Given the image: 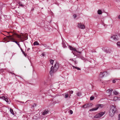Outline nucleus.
Wrapping results in <instances>:
<instances>
[{
	"label": "nucleus",
	"instance_id": "f257e3e1",
	"mask_svg": "<svg viewBox=\"0 0 120 120\" xmlns=\"http://www.w3.org/2000/svg\"><path fill=\"white\" fill-rule=\"evenodd\" d=\"M59 67V64L58 63H56L55 64L54 67L52 66L50 68V74L52 75L53 73L56 72L58 69Z\"/></svg>",
	"mask_w": 120,
	"mask_h": 120
},
{
	"label": "nucleus",
	"instance_id": "f03ea898",
	"mask_svg": "<svg viewBox=\"0 0 120 120\" xmlns=\"http://www.w3.org/2000/svg\"><path fill=\"white\" fill-rule=\"evenodd\" d=\"M116 112V108L114 106L112 105L111 109L109 110V115L111 117L113 116L114 113Z\"/></svg>",
	"mask_w": 120,
	"mask_h": 120
},
{
	"label": "nucleus",
	"instance_id": "7ed1b4c3",
	"mask_svg": "<svg viewBox=\"0 0 120 120\" xmlns=\"http://www.w3.org/2000/svg\"><path fill=\"white\" fill-rule=\"evenodd\" d=\"M69 48L70 50L74 51H72V52L74 55H78L80 53H81V51L78 52L75 48H73L70 46H69Z\"/></svg>",
	"mask_w": 120,
	"mask_h": 120
},
{
	"label": "nucleus",
	"instance_id": "20e7f679",
	"mask_svg": "<svg viewBox=\"0 0 120 120\" xmlns=\"http://www.w3.org/2000/svg\"><path fill=\"white\" fill-rule=\"evenodd\" d=\"M105 114L104 112H101L97 114L94 116V118H99L101 117Z\"/></svg>",
	"mask_w": 120,
	"mask_h": 120
},
{
	"label": "nucleus",
	"instance_id": "39448f33",
	"mask_svg": "<svg viewBox=\"0 0 120 120\" xmlns=\"http://www.w3.org/2000/svg\"><path fill=\"white\" fill-rule=\"evenodd\" d=\"M101 105L100 104H98L96 106L95 108H93L91 109L90 110V111H95L97 110L100 107H101V106L102 105Z\"/></svg>",
	"mask_w": 120,
	"mask_h": 120
},
{
	"label": "nucleus",
	"instance_id": "423d86ee",
	"mask_svg": "<svg viewBox=\"0 0 120 120\" xmlns=\"http://www.w3.org/2000/svg\"><path fill=\"white\" fill-rule=\"evenodd\" d=\"M109 74L107 71L104 72H101L99 74V77L100 78H102L105 76H107Z\"/></svg>",
	"mask_w": 120,
	"mask_h": 120
},
{
	"label": "nucleus",
	"instance_id": "0eeeda50",
	"mask_svg": "<svg viewBox=\"0 0 120 120\" xmlns=\"http://www.w3.org/2000/svg\"><path fill=\"white\" fill-rule=\"evenodd\" d=\"M92 103H89L88 104H86L83 105L82 107L86 108H87L91 107L92 106Z\"/></svg>",
	"mask_w": 120,
	"mask_h": 120
},
{
	"label": "nucleus",
	"instance_id": "6e6552de",
	"mask_svg": "<svg viewBox=\"0 0 120 120\" xmlns=\"http://www.w3.org/2000/svg\"><path fill=\"white\" fill-rule=\"evenodd\" d=\"M111 38L114 41H116L118 40L119 39L118 38L117 35H113L111 36Z\"/></svg>",
	"mask_w": 120,
	"mask_h": 120
},
{
	"label": "nucleus",
	"instance_id": "1a4fd4ad",
	"mask_svg": "<svg viewBox=\"0 0 120 120\" xmlns=\"http://www.w3.org/2000/svg\"><path fill=\"white\" fill-rule=\"evenodd\" d=\"M78 26L79 28H81V29H84L85 28L84 25L81 23H78Z\"/></svg>",
	"mask_w": 120,
	"mask_h": 120
},
{
	"label": "nucleus",
	"instance_id": "9d476101",
	"mask_svg": "<svg viewBox=\"0 0 120 120\" xmlns=\"http://www.w3.org/2000/svg\"><path fill=\"white\" fill-rule=\"evenodd\" d=\"M0 98L2 99L5 100V101H6L7 103L9 102L7 97H5L4 96L2 97L0 96Z\"/></svg>",
	"mask_w": 120,
	"mask_h": 120
},
{
	"label": "nucleus",
	"instance_id": "9b49d317",
	"mask_svg": "<svg viewBox=\"0 0 120 120\" xmlns=\"http://www.w3.org/2000/svg\"><path fill=\"white\" fill-rule=\"evenodd\" d=\"M62 44L63 45V47L64 48H66L67 46L65 44V41L64 40V39H63L62 38Z\"/></svg>",
	"mask_w": 120,
	"mask_h": 120
},
{
	"label": "nucleus",
	"instance_id": "f8f14e48",
	"mask_svg": "<svg viewBox=\"0 0 120 120\" xmlns=\"http://www.w3.org/2000/svg\"><path fill=\"white\" fill-rule=\"evenodd\" d=\"M7 37L8 39L11 40L13 42V41H15L14 38L11 36L10 35L9 36H8Z\"/></svg>",
	"mask_w": 120,
	"mask_h": 120
},
{
	"label": "nucleus",
	"instance_id": "ddd939ff",
	"mask_svg": "<svg viewBox=\"0 0 120 120\" xmlns=\"http://www.w3.org/2000/svg\"><path fill=\"white\" fill-rule=\"evenodd\" d=\"M49 111H48V110H45L43 113H42V115H46L47 113H48Z\"/></svg>",
	"mask_w": 120,
	"mask_h": 120
},
{
	"label": "nucleus",
	"instance_id": "4468645a",
	"mask_svg": "<svg viewBox=\"0 0 120 120\" xmlns=\"http://www.w3.org/2000/svg\"><path fill=\"white\" fill-rule=\"evenodd\" d=\"M63 95L64 96L65 98H67L68 97V94L67 93H65L63 94Z\"/></svg>",
	"mask_w": 120,
	"mask_h": 120
},
{
	"label": "nucleus",
	"instance_id": "2eb2a0df",
	"mask_svg": "<svg viewBox=\"0 0 120 120\" xmlns=\"http://www.w3.org/2000/svg\"><path fill=\"white\" fill-rule=\"evenodd\" d=\"M76 94L78 96H80L82 95V93L81 92H79L77 93Z\"/></svg>",
	"mask_w": 120,
	"mask_h": 120
},
{
	"label": "nucleus",
	"instance_id": "dca6fc26",
	"mask_svg": "<svg viewBox=\"0 0 120 120\" xmlns=\"http://www.w3.org/2000/svg\"><path fill=\"white\" fill-rule=\"evenodd\" d=\"M78 57L83 60H85V58L84 57L80 55L79 56H78Z\"/></svg>",
	"mask_w": 120,
	"mask_h": 120
},
{
	"label": "nucleus",
	"instance_id": "f3484780",
	"mask_svg": "<svg viewBox=\"0 0 120 120\" xmlns=\"http://www.w3.org/2000/svg\"><path fill=\"white\" fill-rule=\"evenodd\" d=\"M41 45L44 46L45 47L47 48H49V47L47 44H42Z\"/></svg>",
	"mask_w": 120,
	"mask_h": 120
},
{
	"label": "nucleus",
	"instance_id": "a211bd4d",
	"mask_svg": "<svg viewBox=\"0 0 120 120\" xmlns=\"http://www.w3.org/2000/svg\"><path fill=\"white\" fill-rule=\"evenodd\" d=\"M10 111L11 113L13 115H14V113L13 112V110L11 109H10Z\"/></svg>",
	"mask_w": 120,
	"mask_h": 120
},
{
	"label": "nucleus",
	"instance_id": "6ab92c4d",
	"mask_svg": "<svg viewBox=\"0 0 120 120\" xmlns=\"http://www.w3.org/2000/svg\"><path fill=\"white\" fill-rule=\"evenodd\" d=\"M114 94L115 95H118L119 94V93L116 91H115L113 92Z\"/></svg>",
	"mask_w": 120,
	"mask_h": 120
},
{
	"label": "nucleus",
	"instance_id": "aec40b11",
	"mask_svg": "<svg viewBox=\"0 0 120 120\" xmlns=\"http://www.w3.org/2000/svg\"><path fill=\"white\" fill-rule=\"evenodd\" d=\"M60 102V101H59L58 100H57V101H54L53 102V103L55 104H56V103L58 104V103H59Z\"/></svg>",
	"mask_w": 120,
	"mask_h": 120
},
{
	"label": "nucleus",
	"instance_id": "412c9836",
	"mask_svg": "<svg viewBox=\"0 0 120 120\" xmlns=\"http://www.w3.org/2000/svg\"><path fill=\"white\" fill-rule=\"evenodd\" d=\"M98 14L100 15L102 13V11L101 10H99L98 11Z\"/></svg>",
	"mask_w": 120,
	"mask_h": 120
},
{
	"label": "nucleus",
	"instance_id": "4be33fe9",
	"mask_svg": "<svg viewBox=\"0 0 120 120\" xmlns=\"http://www.w3.org/2000/svg\"><path fill=\"white\" fill-rule=\"evenodd\" d=\"M39 44V43L37 41H35L34 43V45H38Z\"/></svg>",
	"mask_w": 120,
	"mask_h": 120
},
{
	"label": "nucleus",
	"instance_id": "5701e85b",
	"mask_svg": "<svg viewBox=\"0 0 120 120\" xmlns=\"http://www.w3.org/2000/svg\"><path fill=\"white\" fill-rule=\"evenodd\" d=\"M49 61L50 64L52 65L54 62V60L52 59H50L49 60Z\"/></svg>",
	"mask_w": 120,
	"mask_h": 120
},
{
	"label": "nucleus",
	"instance_id": "b1692460",
	"mask_svg": "<svg viewBox=\"0 0 120 120\" xmlns=\"http://www.w3.org/2000/svg\"><path fill=\"white\" fill-rule=\"evenodd\" d=\"M117 45L119 47H120V42H118L117 43Z\"/></svg>",
	"mask_w": 120,
	"mask_h": 120
},
{
	"label": "nucleus",
	"instance_id": "393cba45",
	"mask_svg": "<svg viewBox=\"0 0 120 120\" xmlns=\"http://www.w3.org/2000/svg\"><path fill=\"white\" fill-rule=\"evenodd\" d=\"M94 96H91L90 98V100H92L94 99Z\"/></svg>",
	"mask_w": 120,
	"mask_h": 120
},
{
	"label": "nucleus",
	"instance_id": "a878e982",
	"mask_svg": "<svg viewBox=\"0 0 120 120\" xmlns=\"http://www.w3.org/2000/svg\"><path fill=\"white\" fill-rule=\"evenodd\" d=\"M112 91H113L111 89V90H107V91L109 93H111V92H112Z\"/></svg>",
	"mask_w": 120,
	"mask_h": 120
},
{
	"label": "nucleus",
	"instance_id": "bb28decb",
	"mask_svg": "<svg viewBox=\"0 0 120 120\" xmlns=\"http://www.w3.org/2000/svg\"><path fill=\"white\" fill-rule=\"evenodd\" d=\"M36 106V104H34L33 105H31V106L33 107V108H34V107H35Z\"/></svg>",
	"mask_w": 120,
	"mask_h": 120
},
{
	"label": "nucleus",
	"instance_id": "cd10ccee",
	"mask_svg": "<svg viewBox=\"0 0 120 120\" xmlns=\"http://www.w3.org/2000/svg\"><path fill=\"white\" fill-rule=\"evenodd\" d=\"M73 91L71 90V91H69V93H70V94H73Z\"/></svg>",
	"mask_w": 120,
	"mask_h": 120
},
{
	"label": "nucleus",
	"instance_id": "c85d7f7f",
	"mask_svg": "<svg viewBox=\"0 0 120 120\" xmlns=\"http://www.w3.org/2000/svg\"><path fill=\"white\" fill-rule=\"evenodd\" d=\"M19 5L20 6H21V7H23L24 6V5L22 4L21 3H19Z\"/></svg>",
	"mask_w": 120,
	"mask_h": 120
},
{
	"label": "nucleus",
	"instance_id": "c756f323",
	"mask_svg": "<svg viewBox=\"0 0 120 120\" xmlns=\"http://www.w3.org/2000/svg\"><path fill=\"white\" fill-rule=\"evenodd\" d=\"M28 43V42L27 41H25L24 42V44L25 45V48H26V45H25V43Z\"/></svg>",
	"mask_w": 120,
	"mask_h": 120
},
{
	"label": "nucleus",
	"instance_id": "7c9ffc66",
	"mask_svg": "<svg viewBox=\"0 0 120 120\" xmlns=\"http://www.w3.org/2000/svg\"><path fill=\"white\" fill-rule=\"evenodd\" d=\"M13 42H15V43H16L18 45H19L18 44H19L18 43V42L16 41H13Z\"/></svg>",
	"mask_w": 120,
	"mask_h": 120
},
{
	"label": "nucleus",
	"instance_id": "2f4dec72",
	"mask_svg": "<svg viewBox=\"0 0 120 120\" xmlns=\"http://www.w3.org/2000/svg\"><path fill=\"white\" fill-rule=\"evenodd\" d=\"M70 113L71 114H72L73 113V111L71 110H70Z\"/></svg>",
	"mask_w": 120,
	"mask_h": 120
},
{
	"label": "nucleus",
	"instance_id": "473e14b6",
	"mask_svg": "<svg viewBox=\"0 0 120 120\" xmlns=\"http://www.w3.org/2000/svg\"><path fill=\"white\" fill-rule=\"evenodd\" d=\"M20 49H21V51L22 52V53L24 54L25 52H24L23 51V50L21 48H20Z\"/></svg>",
	"mask_w": 120,
	"mask_h": 120
},
{
	"label": "nucleus",
	"instance_id": "72a5a7b5",
	"mask_svg": "<svg viewBox=\"0 0 120 120\" xmlns=\"http://www.w3.org/2000/svg\"><path fill=\"white\" fill-rule=\"evenodd\" d=\"M73 17L74 18H75L77 17L76 15H73Z\"/></svg>",
	"mask_w": 120,
	"mask_h": 120
},
{
	"label": "nucleus",
	"instance_id": "f704fd0d",
	"mask_svg": "<svg viewBox=\"0 0 120 120\" xmlns=\"http://www.w3.org/2000/svg\"><path fill=\"white\" fill-rule=\"evenodd\" d=\"M118 120H120V114L119 115Z\"/></svg>",
	"mask_w": 120,
	"mask_h": 120
},
{
	"label": "nucleus",
	"instance_id": "c9c22d12",
	"mask_svg": "<svg viewBox=\"0 0 120 120\" xmlns=\"http://www.w3.org/2000/svg\"><path fill=\"white\" fill-rule=\"evenodd\" d=\"M72 67H73V68H75L76 69H77V67L74 66H72Z\"/></svg>",
	"mask_w": 120,
	"mask_h": 120
},
{
	"label": "nucleus",
	"instance_id": "e433bc0d",
	"mask_svg": "<svg viewBox=\"0 0 120 120\" xmlns=\"http://www.w3.org/2000/svg\"><path fill=\"white\" fill-rule=\"evenodd\" d=\"M77 69L78 70H81L80 68L79 67H77Z\"/></svg>",
	"mask_w": 120,
	"mask_h": 120
},
{
	"label": "nucleus",
	"instance_id": "4c0bfd02",
	"mask_svg": "<svg viewBox=\"0 0 120 120\" xmlns=\"http://www.w3.org/2000/svg\"><path fill=\"white\" fill-rule=\"evenodd\" d=\"M116 82L115 80H112V82L113 83H115Z\"/></svg>",
	"mask_w": 120,
	"mask_h": 120
},
{
	"label": "nucleus",
	"instance_id": "58836bf2",
	"mask_svg": "<svg viewBox=\"0 0 120 120\" xmlns=\"http://www.w3.org/2000/svg\"><path fill=\"white\" fill-rule=\"evenodd\" d=\"M104 51L105 52H107V50L106 49H105Z\"/></svg>",
	"mask_w": 120,
	"mask_h": 120
},
{
	"label": "nucleus",
	"instance_id": "ea45409f",
	"mask_svg": "<svg viewBox=\"0 0 120 120\" xmlns=\"http://www.w3.org/2000/svg\"><path fill=\"white\" fill-rule=\"evenodd\" d=\"M23 54L25 56H26V54L25 52L24 54Z\"/></svg>",
	"mask_w": 120,
	"mask_h": 120
},
{
	"label": "nucleus",
	"instance_id": "a19ab883",
	"mask_svg": "<svg viewBox=\"0 0 120 120\" xmlns=\"http://www.w3.org/2000/svg\"><path fill=\"white\" fill-rule=\"evenodd\" d=\"M19 45H18V46H19V47L20 48H20H21L20 47V44H18Z\"/></svg>",
	"mask_w": 120,
	"mask_h": 120
},
{
	"label": "nucleus",
	"instance_id": "79ce46f5",
	"mask_svg": "<svg viewBox=\"0 0 120 120\" xmlns=\"http://www.w3.org/2000/svg\"><path fill=\"white\" fill-rule=\"evenodd\" d=\"M30 48H28L27 49V51H29V50H30Z\"/></svg>",
	"mask_w": 120,
	"mask_h": 120
},
{
	"label": "nucleus",
	"instance_id": "37998d69",
	"mask_svg": "<svg viewBox=\"0 0 120 120\" xmlns=\"http://www.w3.org/2000/svg\"><path fill=\"white\" fill-rule=\"evenodd\" d=\"M74 62L75 64H77V62L76 61H75Z\"/></svg>",
	"mask_w": 120,
	"mask_h": 120
},
{
	"label": "nucleus",
	"instance_id": "c03bdc74",
	"mask_svg": "<svg viewBox=\"0 0 120 120\" xmlns=\"http://www.w3.org/2000/svg\"><path fill=\"white\" fill-rule=\"evenodd\" d=\"M118 18L119 19H120V15H119V16H118Z\"/></svg>",
	"mask_w": 120,
	"mask_h": 120
},
{
	"label": "nucleus",
	"instance_id": "a18cd8bd",
	"mask_svg": "<svg viewBox=\"0 0 120 120\" xmlns=\"http://www.w3.org/2000/svg\"><path fill=\"white\" fill-rule=\"evenodd\" d=\"M70 60L72 61H74V60L72 59H70Z\"/></svg>",
	"mask_w": 120,
	"mask_h": 120
},
{
	"label": "nucleus",
	"instance_id": "49530a36",
	"mask_svg": "<svg viewBox=\"0 0 120 120\" xmlns=\"http://www.w3.org/2000/svg\"><path fill=\"white\" fill-rule=\"evenodd\" d=\"M20 102L22 103H24V102H22V101H21Z\"/></svg>",
	"mask_w": 120,
	"mask_h": 120
},
{
	"label": "nucleus",
	"instance_id": "de8ad7c7",
	"mask_svg": "<svg viewBox=\"0 0 120 120\" xmlns=\"http://www.w3.org/2000/svg\"><path fill=\"white\" fill-rule=\"evenodd\" d=\"M13 74H14V75H15V74H14V73H13Z\"/></svg>",
	"mask_w": 120,
	"mask_h": 120
},
{
	"label": "nucleus",
	"instance_id": "09e8293b",
	"mask_svg": "<svg viewBox=\"0 0 120 120\" xmlns=\"http://www.w3.org/2000/svg\"><path fill=\"white\" fill-rule=\"evenodd\" d=\"M42 56H44V54H42Z\"/></svg>",
	"mask_w": 120,
	"mask_h": 120
},
{
	"label": "nucleus",
	"instance_id": "8fccbe9b",
	"mask_svg": "<svg viewBox=\"0 0 120 120\" xmlns=\"http://www.w3.org/2000/svg\"><path fill=\"white\" fill-rule=\"evenodd\" d=\"M119 36H120V34H119Z\"/></svg>",
	"mask_w": 120,
	"mask_h": 120
},
{
	"label": "nucleus",
	"instance_id": "3c124183",
	"mask_svg": "<svg viewBox=\"0 0 120 120\" xmlns=\"http://www.w3.org/2000/svg\"><path fill=\"white\" fill-rule=\"evenodd\" d=\"M12 3L11 4V5H12Z\"/></svg>",
	"mask_w": 120,
	"mask_h": 120
},
{
	"label": "nucleus",
	"instance_id": "603ef678",
	"mask_svg": "<svg viewBox=\"0 0 120 120\" xmlns=\"http://www.w3.org/2000/svg\"><path fill=\"white\" fill-rule=\"evenodd\" d=\"M51 103V104H52V103Z\"/></svg>",
	"mask_w": 120,
	"mask_h": 120
}]
</instances>
